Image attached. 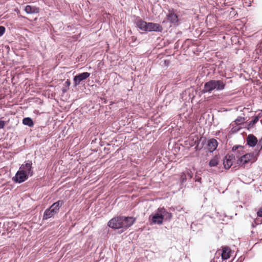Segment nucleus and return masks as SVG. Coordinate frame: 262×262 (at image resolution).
Instances as JSON below:
<instances>
[{"label": "nucleus", "mask_w": 262, "mask_h": 262, "mask_svg": "<svg viewBox=\"0 0 262 262\" xmlns=\"http://www.w3.org/2000/svg\"><path fill=\"white\" fill-rule=\"evenodd\" d=\"M136 221L133 217L118 216L112 219L107 223L109 227L113 229H121L123 232L132 226Z\"/></svg>", "instance_id": "1"}, {"label": "nucleus", "mask_w": 262, "mask_h": 262, "mask_svg": "<svg viewBox=\"0 0 262 262\" xmlns=\"http://www.w3.org/2000/svg\"><path fill=\"white\" fill-rule=\"evenodd\" d=\"M201 178H198L196 179L195 181L196 182H201Z\"/></svg>", "instance_id": "30"}, {"label": "nucleus", "mask_w": 262, "mask_h": 262, "mask_svg": "<svg viewBox=\"0 0 262 262\" xmlns=\"http://www.w3.org/2000/svg\"><path fill=\"white\" fill-rule=\"evenodd\" d=\"M218 143L214 139H211L208 141V148L210 152L214 151L217 147Z\"/></svg>", "instance_id": "13"}, {"label": "nucleus", "mask_w": 262, "mask_h": 262, "mask_svg": "<svg viewBox=\"0 0 262 262\" xmlns=\"http://www.w3.org/2000/svg\"><path fill=\"white\" fill-rule=\"evenodd\" d=\"M147 23L141 19H139L136 21V25L141 30L147 32Z\"/></svg>", "instance_id": "15"}, {"label": "nucleus", "mask_w": 262, "mask_h": 262, "mask_svg": "<svg viewBox=\"0 0 262 262\" xmlns=\"http://www.w3.org/2000/svg\"><path fill=\"white\" fill-rule=\"evenodd\" d=\"M5 125V122L4 121H0V129L3 128Z\"/></svg>", "instance_id": "27"}, {"label": "nucleus", "mask_w": 262, "mask_h": 262, "mask_svg": "<svg viewBox=\"0 0 262 262\" xmlns=\"http://www.w3.org/2000/svg\"><path fill=\"white\" fill-rule=\"evenodd\" d=\"M246 142L249 147H254L257 144V139L253 134H249L246 138Z\"/></svg>", "instance_id": "12"}, {"label": "nucleus", "mask_w": 262, "mask_h": 262, "mask_svg": "<svg viewBox=\"0 0 262 262\" xmlns=\"http://www.w3.org/2000/svg\"><path fill=\"white\" fill-rule=\"evenodd\" d=\"M186 175L187 174L190 178H191L192 177V171L189 170V169H187L186 170Z\"/></svg>", "instance_id": "25"}, {"label": "nucleus", "mask_w": 262, "mask_h": 262, "mask_svg": "<svg viewBox=\"0 0 262 262\" xmlns=\"http://www.w3.org/2000/svg\"><path fill=\"white\" fill-rule=\"evenodd\" d=\"M166 18L173 25H178V15L173 10L169 11L168 13L166 15Z\"/></svg>", "instance_id": "11"}, {"label": "nucleus", "mask_w": 262, "mask_h": 262, "mask_svg": "<svg viewBox=\"0 0 262 262\" xmlns=\"http://www.w3.org/2000/svg\"><path fill=\"white\" fill-rule=\"evenodd\" d=\"M219 159L220 158L217 156H214L212 159H211L209 162V165L210 167H214L217 166L219 162Z\"/></svg>", "instance_id": "19"}, {"label": "nucleus", "mask_w": 262, "mask_h": 262, "mask_svg": "<svg viewBox=\"0 0 262 262\" xmlns=\"http://www.w3.org/2000/svg\"><path fill=\"white\" fill-rule=\"evenodd\" d=\"M62 91H63V92H66V90L65 89H63V90H62Z\"/></svg>", "instance_id": "31"}, {"label": "nucleus", "mask_w": 262, "mask_h": 262, "mask_svg": "<svg viewBox=\"0 0 262 262\" xmlns=\"http://www.w3.org/2000/svg\"><path fill=\"white\" fill-rule=\"evenodd\" d=\"M63 204L62 200H59L53 203L49 208L47 209L43 213V220H46L54 216L58 212L59 208Z\"/></svg>", "instance_id": "3"}, {"label": "nucleus", "mask_w": 262, "mask_h": 262, "mask_svg": "<svg viewBox=\"0 0 262 262\" xmlns=\"http://www.w3.org/2000/svg\"><path fill=\"white\" fill-rule=\"evenodd\" d=\"M259 120V117L256 116L254 117L253 119H252L251 121H250L248 125V129L251 128L253 127V126L258 122Z\"/></svg>", "instance_id": "21"}, {"label": "nucleus", "mask_w": 262, "mask_h": 262, "mask_svg": "<svg viewBox=\"0 0 262 262\" xmlns=\"http://www.w3.org/2000/svg\"><path fill=\"white\" fill-rule=\"evenodd\" d=\"M163 30L162 26L159 24L154 23H147V32L154 31L161 32Z\"/></svg>", "instance_id": "10"}, {"label": "nucleus", "mask_w": 262, "mask_h": 262, "mask_svg": "<svg viewBox=\"0 0 262 262\" xmlns=\"http://www.w3.org/2000/svg\"><path fill=\"white\" fill-rule=\"evenodd\" d=\"M5 32V28L3 26H0V37L2 36Z\"/></svg>", "instance_id": "26"}, {"label": "nucleus", "mask_w": 262, "mask_h": 262, "mask_svg": "<svg viewBox=\"0 0 262 262\" xmlns=\"http://www.w3.org/2000/svg\"><path fill=\"white\" fill-rule=\"evenodd\" d=\"M232 150L237 157L243 155L244 151V146L242 145H234L233 146Z\"/></svg>", "instance_id": "16"}, {"label": "nucleus", "mask_w": 262, "mask_h": 262, "mask_svg": "<svg viewBox=\"0 0 262 262\" xmlns=\"http://www.w3.org/2000/svg\"><path fill=\"white\" fill-rule=\"evenodd\" d=\"M90 76V73L88 72H83L76 75L73 79L74 86L79 85L81 81L87 79Z\"/></svg>", "instance_id": "9"}, {"label": "nucleus", "mask_w": 262, "mask_h": 262, "mask_svg": "<svg viewBox=\"0 0 262 262\" xmlns=\"http://www.w3.org/2000/svg\"><path fill=\"white\" fill-rule=\"evenodd\" d=\"M158 211L161 214L163 220H169L172 217L171 213L167 212L164 207L159 208Z\"/></svg>", "instance_id": "14"}, {"label": "nucleus", "mask_w": 262, "mask_h": 262, "mask_svg": "<svg viewBox=\"0 0 262 262\" xmlns=\"http://www.w3.org/2000/svg\"><path fill=\"white\" fill-rule=\"evenodd\" d=\"M244 120H245L244 118L242 117H239L237 119H235V123L236 124H239L244 122Z\"/></svg>", "instance_id": "23"}, {"label": "nucleus", "mask_w": 262, "mask_h": 262, "mask_svg": "<svg viewBox=\"0 0 262 262\" xmlns=\"http://www.w3.org/2000/svg\"><path fill=\"white\" fill-rule=\"evenodd\" d=\"M257 214L258 216L262 217V207L257 211Z\"/></svg>", "instance_id": "28"}, {"label": "nucleus", "mask_w": 262, "mask_h": 262, "mask_svg": "<svg viewBox=\"0 0 262 262\" xmlns=\"http://www.w3.org/2000/svg\"><path fill=\"white\" fill-rule=\"evenodd\" d=\"M226 84L223 80H210L205 83L201 93L205 94L210 93L212 91H221L225 89Z\"/></svg>", "instance_id": "2"}, {"label": "nucleus", "mask_w": 262, "mask_h": 262, "mask_svg": "<svg viewBox=\"0 0 262 262\" xmlns=\"http://www.w3.org/2000/svg\"><path fill=\"white\" fill-rule=\"evenodd\" d=\"M224 165L225 169H229L232 165L233 162L231 159H227V156L226 157V160L224 161Z\"/></svg>", "instance_id": "22"}, {"label": "nucleus", "mask_w": 262, "mask_h": 262, "mask_svg": "<svg viewBox=\"0 0 262 262\" xmlns=\"http://www.w3.org/2000/svg\"><path fill=\"white\" fill-rule=\"evenodd\" d=\"M181 179L182 183H184L186 181L187 178L186 173L185 172L182 173Z\"/></svg>", "instance_id": "24"}, {"label": "nucleus", "mask_w": 262, "mask_h": 262, "mask_svg": "<svg viewBox=\"0 0 262 262\" xmlns=\"http://www.w3.org/2000/svg\"><path fill=\"white\" fill-rule=\"evenodd\" d=\"M65 84H66V86H67V88H69V86H70V84H71V82H70V81L69 80H68H68L66 81Z\"/></svg>", "instance_id": "29"}, {"label": "nucleus", "mask_w": 262, "mask_h": 262, "mask_svg": "<svg viewBox=\"0 0 262 262\" xmlns=\"http://www.w3.org/2000/svg\"><path fill=\"white\" fill-rule=\"evenodd\" d=\"M161 215L160 212L158 211V209L154 214L149 216V221L150 222V225H161L163 221V217H162Z\"/></svg>", "instance_id": "6"}, {"label": "nucleus", "mask_w": 262, "mask_h": 262, "mask_svg": "<svg viewBox=\"0 0 262 262\" xmlns=\"http://www.w3.org/2000/svg\"><path fill=\"white\" fill-rule=\"evenodd\" d=\"M221 255L223 259H227L229 258L230 256V249L227 247H223Z\"/></svg>", "instance_id": "18"}, {"label": "nucleus", "mask_w": 262, "mask_h": 262, "mask_svg": "<svg viewBox=\"0 0 262 262\" xmlns=\"http://www.w3.org/2000/svg\"><path fill=\"white\" fill-rule=\"evenodd\" d=\"M23 123L24 125L32 127L34 125L32 119L29 117L25 118L23 120Z\"/></svg>", "instance_id": "20"}, {"label": "nucleus", "mask_w": 262, "mask_h": 262, "mask_svg": "<svg viewBox=\"0 0 262 262\" xmlns=\"http://www.w3.org/2000/svg\"><path fill=\"white\" fill-rule=\"evenodd\" d=\"M32 164V161L28 160L25 162V164L21 165L19 167V169L22 170L28 177L32 176L33 173Z\"/></svg>", "instance_id": "7"}, {"label": "nucleus", "mask_w": 262, "mask_h": 262, "mask_svg": "<svg viewBox=\"0 0 262 262\" xmlns=\"http://www.w3.org/2000/svg\"><path fill=\"white\" fill-rule=\"evenodd\" d=\"M196 94V91L195 89L192 87H190L187 89L182 94V98L186 101L189 102V101H191L192 102L193 98L195 97Z\"/></svg>", "instance_id": "5"}, {"label": "nucleus", "mask_w": 262, "mask_h": 262, "mask_svg": "<svg viewBox=\"0 0 262 262\" xmlns=\"http://www.w3.org/2000/svg\"><path fill=\"white\" fill-rule=\"evenodd\" d=\"M25 10L28 14L37 13L39 12V8L34 6L27 5L26 6Z\"/></svg>", "instance_id": "17"}, {"label": "nucleus", "mask_w": 262, "mask_h": 262, "mask_svg": "<svg viewBox=\"0 0 262 262\" xmlns=\"http://www.w3.org/2000/svg\"><path fill=\"white\" fill-rule=\"evenodd\" d=\"M29 177L22 170L19 169L16 173L15 176L13 177L12 180L15 183H21L25 182L28 179Z\"/></svg>", "instance_id": "8"}, {"label": "nucleus", "mask_w": 262, "mask_h": 262, "mask_svg": "<svg viewBox=\"0 0 262 262\" xmlns=\"http://www.w3.org/2000/svg\"><path fill=\"white\" fill-rule=\"evenodd\" d=\"M259 155V154H258V151H257V149H255L251 153L246 154L241 156L237 160V162L242 165H245L250 162H254L257 160Z\"/></svg>", "instance_id": "4"}]
</instances>
